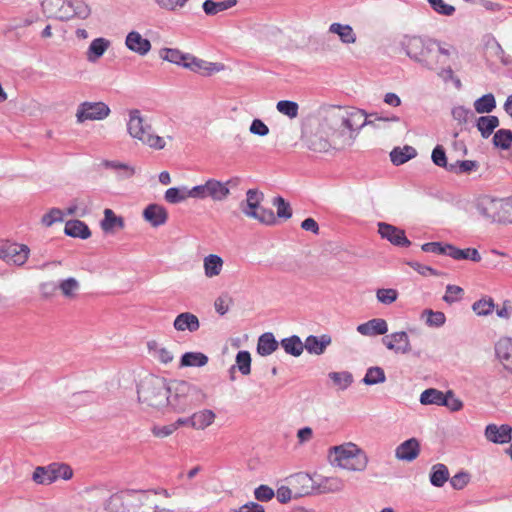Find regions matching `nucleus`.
<instances>
[{"label": "nucleus", "mask_w": 512, "mask_h": 512, "mask_svg": "<svg viewBox=\"0 0 512 512\" xmlns=\"http://www.w3.org/2000/svg\"><path fill=\"white\" fill-rule=\"evenodd\" d=\"M153 393L158 399L153 405L167 404L178 413L196 407L204 400V394L197 386L183 380L167 382L165 379H160L154 385Z\"/></svg>", "instance_id": "obj_1"}, {"label": "nucleus", "mask_w": 512, "mask_h": 512, "mask_svg": "<svg viewBox=\"0 0 512 512\" xmlns=\"http://www.w3.org/2000/svg\"><path fill=\"white\" fill-rule=\"evenodd\" d=\"M147 490L125 489L111 495L105 502L108 512H159Z\"/></svg>", "instance_id": "obj_2"}, {"label": "nucleus", "mask_w": 512, "mask_h": 512, "mask_svg": "<svg viewBox=\"0 0 512 512\" xmlns=\"http://www.w3.org/2000/svg\"><path fill=\"white\" fill-rule=\"evenodd\" d=\"M437 45L438 41L434 39L416 35H404L400 40V47L404 53L428 70H433L438 64L436 60Z\"/></svg>", "instance_id": "obj_3"}, {"label": "nucleus", "mask_w": 512, "mask_h": 512, "mask_svg": "<svg viewBox=\"0 0 512 512\" xmlns=\"http://www.w3.org/2000/svg\"><path fill=\"white\" fill-rule=\"evenodd\" d=\"M477 210L481 216L492 222L512 223V199H498L485 196L477 203Z\"/></svg>", "instance_id": "obj_4"}, {"label": "nucleus", "mask_w": 512, "mask_h": 512, "mask_svg": "<svg viewBox=\"0 0 512 512\" xmlns=\"http://www.w3.org/2000/svg\"><path fill=\"white\" fill-rule=\"evenodd\" d=\"M128 133L135 139L140 140L143 144L157 150L165 147V140L152 133V128L146 124L138 109L129 112V121L127 123Z\"/></svg>", "instance_id": "obj_5"}, {"label": "nucleus", "mask_w": 512, "mask_h": 512, "mask_svg": "<svg viewBox=\"0 0 512 512\" xmlns=\"http://www.w3.org/2000/svg\"><path fill=\"white\" fill-rule=\"evenodd\" d=\"M160 57L165 61L190 69L193 72L205 70L209 73L215 70L214 63L206 62L189 53H183L176 48L161 49Z\"/></svg>", "instance_id": "obj_6"}, {"label": "nucleus", "mask_w": 512, "mask_h": 512, "mask_svg": "<svg viewBox=\"0 0 512 512\" xmlns=\"http://www.w3.org/2000/svg\"><path fill=\"white\" fill-rule=\"evenodd\" d=\"M73 476L71 467L65 463H51L47 466L35 468L32 479L37 484L49 485L58 479L69 480Z\"/></svg>", "instance_id": "obj_7"}, {"label": "nucleus", "mask_w": 512, "mask_h": 512, "mask_svg": "<svg viewBox=\"0 0 512 512\" xmlns=\"http://www.w3.org/2000/svg\"><path fill=\"white\" fill-rule=\"evenodd\" d=\"M110 114V108L104 102L85 101L79 104L77 108V121L84 123L86 121L103 120Z\"/></svg>", "instance_id": "obj_8"}, {"label": "nucleus", "mask_w": 512, "mask_h": 512, "mask_svg": "<svg viewBox=\"0 0 512 512\" xmlns=\"http://www.w3.org/2000/svg\"><path fill=\"white\" fill-rule=\"evenodd\" d=\"M29 247L16 242H6L0 247V259L8 264L23 265L29 256Z\"/></svg>", "instance_id": "obj_9"}, {"label": "nucleus", "mask_w": 512, "mask_h": 512, "mask_svg": "<svg viewBox=\"0 0 512 512\" xmlns=\"http://www.w3.org/2000/svg\"><path fill=\"white\" fill-rule=\"evenodd\" d=\"M378 233L382 239L389 241L396 247H409L411 245V241L406 237L405 231L392 224L379 222Z\"/></svg>", "instance_id": "obj_10"}, {"label": "nucleus", "mask_w": 512, "mask_h": 512, "mask_svg": "<svg viewBox=\"0 0 512 512\" xmlns=\"http://www.w3.org/2000/svg\"><path fill=\"white\" fill-rule=\"evenodd\" d=\"M331 451L334 453V462L340 467L358 471H361L366 467V461L358 467H349L346 463L355 457L356 452H359V449L355 444L349 443L347 445L334 446L331 448Z\"/></svg>", "instance_id": "obj_11"}, {"label": "nucleus", "mask_w": 512, "mask_h": 512, "mask_svg": "<svg viewBox=\"0 0 512 512\" xmlns=\"http://www.w3.org/2000/svg\"><path fill=\"white\" fill-rule=\"evenodd\" d=\"M388 350L395 353L407 354L411 351L409 337L405 331L394 332L382 339Z\"/></svg>", "instance_id": "obj_12"}, {"label": "nucleus", "mask_w": 512, "mask_h": 512, "mask_svg": "<svg viewBox=\"0 0 512 512\" xmlns=\"http://www.w3.org/2000/svg\"><path fill=\"white\" fill-rule=\"evenodd\" d=\"M485 437L495 444L510 443L512 439V427L509 424H488L485 428Z\"/></svg>", "instance_id": "obj_13"}, {"label": "nucleus", "mask_w": 512, "mask_h": 512, "mask_svg": "<svg viewBox=\"0 0 512 512\" xmlns=\"http://www.w3.org/2000/svg\"><path fill=\"white\" fill-rule=\"evenodd\" d=\"M420 453V443L416 438H410L402 442L395 449V457L401 461L412 462Z\"/></svg>", "instance_id": "obj_14"}, {"label": "nucleus", "mask_w": 512, "mask_h": 512, "mask_svg": "<svg viewBox=\"0 0 512 512\" xmlns=\"http://www.w3.org/2000/svg\"><path fill=\"white\" fill-rule=\"evenodd\" d=\"M125 45L130 51L140 56H145L151 49L150 41L134 30L127 34Z\"/></svg>", "instance_id": "obj_15"}, {"label": "nucleus", "mask_w": 512, "mask_h": 512, "mask_svg": "<svg viewBox=\"0 0 512 512\" xmlns=\"http://www.w3.org/2000/svg\"><path fill=\"white\" fill-rule=\"evenodd\" d=\"M495 354L504 369L512 373V339L501 338L495 344Z\"/></svg>", "instance_id": "obj_16"}, {"label": "nucleus", "mask_w": 512, "mask_h": 512, "mask_svg": "<svg viewBox=\"0 0 512 512\" xmlns=\"http://www.w3.org/2000/svg\"><path fill=\"white\" fill-rule=\"evenodd\" d=\"M143 218L153 227H159L167 222L168 213L162 205L149 204L143 211Z\"/></svg>", "instance_id": "obj_17"}, {"label": "nucleus", "mask_w": 512, "mask_h": 512, "mask_svg": "<svg viewBox=\"0 0 512 512\" xmlns=\"http://www.w3.org/2000/svg\"><path fill=\"white\" fill-rule=\"evenodd\" d=\"M331 341V336L328 334L321 336L309 335L304 341V349H306L309 354L322 355L331 344Z\"/></svg>", "instance_id": "obj_18"}, {"label": "nucleus", "mask_w": 512, "mask_h": 512, "mask_svg": "<svg viewBox=\"0 0 512 512\" xmlns=\"http://www.w3.org/2000/svg\"><path fill=\"white\" fill-rule=\"evenodd\" d=\"M357 331L364 336L384 335L388 332L385 319L374 318L357 326Z\"/></svg>", "instance_id": "obj_19"}, {"label": "nucleus", "mask_w": 512, "mask_h": 512, "mask_svg": "<svg viewBox=\"0 0 512 512\" xmlns=\"http://www.w3.org/2000/svg\"><path fill=\"white\" fill-rule=\"evenodd\" d=\"M446 256L454 260H471L473 262L481 261V255L476 248L460 249L452 244H446Z\"/></svg>", "instance_id": "obj_20"}, {"label": "nucleus", "mask_w": 512, "mask_h": 512, "mask_svg": "<svg viewBox=\"0 0 512 512\" xmlns=\"http://www.w3.org/2000/svg\"><path fill=\"white\" fill-rule=\"evenodd\" d=\"M64 7H66L65 16H61L62 18L78 17L86 19L90 15V8L83 0H67L64 2Z\"/></svg>", "instance_id": "obj_21"}, {"label": "nucleus", "mask_w": 512, "mask_h": 512, "mask_svg": "<svg viewBox=\"0 0 512 512\" xmlns=\"http://www.w3.org/2000/svg\"><path fill=\"white\" fill-rule=\"evenodd\" d=\"M173 326L177 331L188 330L189 332H195L199 329L200 323L196 315L184 312L175 318Z\"/></svg>", "instance_id": "obj_22"}, {"label": "nucleus", "mask_w": 512, "mask_h": 512, "mask_svg": "<svg viewBox=\"0 0 512 512\" xmlns=\"http://www.w3.org/2000/svg\"><path fill=\"white\" fill-rule=\"evenodd\" d=\"M64 233L67 236L80 239H88L91 231L88 225L81 220H69L65 224Z\"/></svg>", "instance_id": "obj_23"}, {"label": "nucleus", "mask_w": 512, "mask_h": 512, "mask_svg": "<svg viewBox=\"0 0 512 512\" xmlns=\"http://www.w3.org/2000/svg\"><path fill=\"white\" fill-rule=\"evenodd\" d=\"M279 343L272 332H265L258 338L257 353L260 356H269L278 349Z\"/></svg>", "instance_id": "obj_24"}, {"label": "nucleus", "mask_w": 512, "mask_h": 512, "mask_svg": "<svg viewBox=\"0 0 512 512\" xmlns=\"http://www.w3.org/2000/svg\"><path fill=\"white\" fill-rule=\"evenodd\" d=\"M110 46V41L106 38H103V37H99V38H96L94 39L88 49H87V52H86V58L89 62H96L98 59H100L104 53L106 52V50L109 48Z\"/></svg>", "instance_id": "obj_25"}, {"label": "nucleus", "mask_w": 512, "mask_h": 512, "mask_svg": "<svg viewBox=\"0 0 512 512\" xmlns=\"http://www.w3.org/2000/svg\"><path fill=\"white\" fill-rule=\"evenodd\" d=\"M206 190H208V197L215 201H221L225 199L230 192L227 183H223L216 179H208L206 181Z\"/></svg>", "instance_id": "obj_26"}, {"label": "nucleus", "mask_w": 512, "mask_h": 512, "mask_svg": "<svg viewBox=\"0 0 512 512\" xmlns=\"http://www.w3.org/2000/svg\"><path fill=\"white\" fill-rule=\"evenodd\" d=\"M448 480L449 470L445 464L437 463L431 467L429 481L432 486L437 488L443 487Z\"/></svg>", "instance_id": "obj_27"}, {"label": "nucleus", "mask_w": 512, "mask_h": 512, "mask_svg": "<svg viewBox=\"0 0 512 512\" xmlns=\"http://www.w3.org/2000/svg\"><path fill=\"white\" fill-rule=\"evenodd\" d=\"M499 126V119L495 115L480 116L476 120V127L485 139L490 137L493 131Z\"/></svg>", "instance_id": "obj_28"}, {"label": "nucleus", "mask_w": 512, "mask_h": 512, "mask_svg": "<svg viewBox=\"0 0 512 512\" xmlns=\"http://www.w3.org/2000/svg\"><path fill=\"white\" fill-rule=\"evenodd\" d=\"M416 155L417 151L412 146L406 145L403 148L395 147L390 152V160L394 165L399 166L409 161L410 159H413L416 157Z\"/></svg>", "instance_id": "obj_29"}, {"label": "nucleus", "mask_w": 512, "mask_h": 512, "mask_svg": "<svg viewBox=\"0 0 512 512\" xmlns=\"http://www.w3.org/2000/svg\"><path fill=\"white\" fill-rule=\"evenodd\" d=\"M280 345L288 355L294 357H299L304 350V342H302L301 338L297 335L283 338L280 341Z\"/></svg>", "instance_id": "obj_30"}, {"label": "nucleus", "mask_w": 512, "mask_h": 512, "mask_svg": "<svg viewBox=\"0 0 512 512\" xmlns=\"http://www.w3.org/2000/svg\"><path fill=\"white\" fill-rule=\"evenodd\" d=\"M329 32L337 34L340 40L345 44H352L356 41V34L353 28L348 24L334 22L330 25Z\"/></svg>", "instance_id": "obj_31"}, {"label": "nucleus", "mask_w": 512, "mask_h": 512, "mask_svg": "<svg viewBox=\"0 0 512 512\" xmlns=\"http://www.w3.org/2000/svg\"><path fill=\"white\" fill-rule=\"evenodd\" d=\"M215 413L210 409H204L191 415L192 428L203 430L215 420Z\"/></svg>", "instance_id": "obj_32"}, {"label": "nucleus", "mask_w": 512, "mask_h": 512, "mask_svg": "<svg viewBox=\"0 0 512 512\" xmlns=\"http://www.w3.org/2000/svg\"><path fill=\"white\" fill-rule=\"evenodd\" d=\"M223 259L216 254H209L204 258V272L205 276L212 278L218 276L223 267Z\"/></svg>", "instance_id": "obj_33"}, {"label": "nucleus", "mask_w": 512, "mask_h": 512, "mask_svg": "<svg viewBox=\"0 0 512 512\" xmlns=\"http://www.w3.org/2000/svg\"><path fill=\"white\" fill-rule=\"evenodd\" d=\"M445 392L435 388L424 390L420 395V403L423 405H438L443 406L446 404Z\"/></svg>", "instance_id": "obj_34"}, {"label": "nucleus", "mask_w": 512, "mask_h": 512, "mask_svg": "<svg viewBox=\"0 0 512 512\" xmlns=\"http://www.w3.org/2000/svg\"><path fill=\"white\" fill-rule=\"evenodd\" d=\"M237 3L236 0H223L215 2L213 0H205L202 8L207 15H216L219 12L232 8Z\"/></svg>", "instance_id": "obj_35"}, {"label": "nucleus", "mask_w": 512, "mask_h": 512, "mask_svg": "<svg viewBox=\"0 0 512 512\" xmlns=\"http://www.w3.org/2000/svg\"><path fill=\"white\" fill-rule=\"evenodd\" d=\"M208 363V357L201 352H186L181 356L180 366L202 367Z\"/></svg>", "instance_id": "obj_36"}, {"label": "nucleus", "mask_w": 512, "mask_h": 512, "mask_svg": "<svg viewBox=\"0 0 512 512\" xmlns=\"http://www.w3.org/2000/svg\"><path fill=\"white\" fill-rule=\"evenodd\" d=\"M496 108V100L492 93H487L476 99L474 109L477 113H490Z\"/></svg>", "instance_id": "obj_37"}, {"label": "nucleus", "mask_w": 512, "mask_h": 512, "mask_svg": "<svg viewBox=\"0 0 512 512\" xmlns=\"http://www.w3.org/2000/svg\"><path fill=\"white\" fill-rule=\"evenodd\" d=\"M386 381V376L383 368L379 366L369 367L366 371L362 382L365 385L372 386Z\"/></svg>", "instance_id": "obj_38"}, {"label": "nucleus", "mask_w": 512, "mask_h": 512, "mask_svg": "<svg viewBox=\"0 0 512 512\" xmlns=\"http://www.w3.org/2000/svg\"><path fill=\"white\" fill-rule=\"evenodd\" d=\"M432 162L447 171H456V164H448L445 149L441 145H436L431 154Z\"/></svg>", "instance_id": "obj_39"}, {"label": "nucleus", "mask_w": 512, "mask_h": 512, "mask_svg": "<svg viewBox=\"0 0 512 512\" xmlns=\"http://www.w3.org/2000/svg\"><path fill=\"white\" fill-rule=\"evenodd\" d=\"M101 225L104 231H111L115 227L123 228L124 220L122 217L116 216L111 209H105Z\"/></svg>", "instance_id": "obj_40"}, {"label": "nucleus", "mask_w": 512, "mask_h": 512, "mask_svg": "<svg viewBox=\"0 0 512 512\" xmlns=\"http://www.w3.org/2000/svg\"><path fill=\"white\" fill-rule=\"evenodd\" d=\"M493 145L502 150H507L512 144V131L508 129H499L493 136Z\"/></svg>", "instance_id": "obj_41"}, {"label": "nucleus", "mask_w": 512, "mask_h": 512, "mask_svg": "<svg viewBox=\"0 0 512 512\" xmlns=\"http://www.w3.org/2000/svg\"><path fill=\"white\" fill-rule=\"evenodd\" d=\"M400 118L391 113L384 112H373L366 115L365 120L359 125V128L365 125H374L375 121H384V122H398Z\"/></svg>", "instance_id": "obj_42"}, {"label": "nucleus", "mask_w": 512, "mask_h": 512, "mask_svg": "<svg viewBox=\"0 0 512 512\" xmlns=\"http://www.w3.org/2000/svg\"><path fill=\"white\" fill-rule=\"evenodd\" d=\"M494 307V300L491 297H483L473 303L472 310L478 316H487L493 312Z\"/></svg>", "instance_id": "obj_43"}, {"label": "nucleus", "mask_w": 512, "mask_h": 512, "mask_svg": "<svg viewBox=\"0 0 512 512\" xmlns=\"http://www.w3.org/2000/svg\"><path fill=\"white\" fill-rule=\"evenodd\" d=\"M328 377L341 390H346L353 382V376L348 371L330 372Z\"/></svg>", "instance_id": "obj_44"}, {"label": "nucleus", "mask_w": 512, "mask_h": 512, "mask_svg": "<svg viewBox=\"0 0 512 512\" xmlns=\"http://www.w3.org/2000/svg\"><path fill=\"white\" fill-rule=\"evenodd\" d=\"M276 108L281 114L293 119L298 116L299 105L295 101L280 100L277 102Z\"/></svg>", "instance_id": "obj_45"}, {"label": "nucleus", "mask_w": 512, "mask_h": 512, "mask_svg": "<svg viewBox=\"0 0 512 512\" xmlns=\"http://www.w3.org/2000/svg\"><path fill=\"white\" fill-rule=\"evenodd\" d=\"M272 204L277 208V216L279 218L289 219L292 217L291 206L282 196L274 197Z\"/></svg>", "instance_id": "obj_46"}, {"label": "nucleus", "mask_w": 512, "mask_h": 512, "mask_svg": "<svg viewBox=\"0 0 512 512\" xmlns=\"http://www.w3.org/2000/svg\"><path fill=\"white\" fill-rule=\"evenodd\" d=\"M188 197L186 188L171 187L166 190L164 198L168 203L177 204Z\"/></svg>", "instance_id": "obj_47"}, {"label": "nucleus", "mask_w": 512, "mask_h": 512, "mask_svg": "<svg viewBox=\"0 0 512 512\" xmlns=\"http://www.w3.org/2000/svg\"><path fill=\"white\" fill-rule=\"evenodd\" d=\"M236 364L242 375H248L251 372V355L246 350H241L236 355Z\"/></svg>", "instance_id": "obj_48"}, {"label": "nucleus", "mask_w": 512, "mask_h": 512, "mask_svg": "<svg viewBox=\"0 0 512 512\" xmlns=\"http://www.w3.org/2000/svg\"><path fill=\"white\" fill-rule=\"evenodd\" d=\"M423 315H427L426 324L430 327H441L446 322V316L441 311L425 309Z\"/></svg>", "instance_id": "obj_49"}, {"label": "nucleus", "mask_w": 512, "mask_h": 512, "mask_svg": "<svg viewBox=\"0 0 512 512\" xmlns=\"http://www.w3.org/2000/svg\"><path fill=\"white\" fill-rule=\"evenodd\" d=\"M377 300L385 305L395 302L398 298V291L393 288H381L376 292Z\"/></svg>", "instance_id": "obj_50"}, {"label": "nucleus", "mask_w": 512, "mask_h": 512, "mask_svg": "<svg viewBox=\"0 0 512 512\" xmlns=\"http://www.w3.org/2000/svg\"><path fill=\"white\" fill-rule=\"evenodd\" d=\"M470 480V474L467 471L461 470L450 479V485L455 490H462L469 484Z\"/></svg>", "instance_id": "obj_51"}, {"label": "nucleus", "mask_w": 512, "mask_h": 512, "mask_svg": "<svg viewBox=\"0 0 512 512\" xmlns=\"http://www.w3.org/2000/svg\"><path fill=\"white\" fill-rule=\"evenodd\" d=\"M64 213L59 208H52L42 216L41 222L43 225L49 227L56 222H62Z\"/></svg>", "instance_id": "obj_52"}, {"label": "nucleus", "mask_w": 512, "mask_h": 512, "mask_svg": "<svg viewBox=\"0 0 512 512\" xmlns=\"http://www.w3.org/2000/svg\"><path fill=\"white\" fill-rule=\"evenodd\" d=\"M463 294V289L459 286L449 284L446 286V293L443 296V301L452 304L461 300V296Z\"/></svg>", "instance_id": "obj_53"}, {"label": "nucleus", "mask_w": 512, "mask_h": 512, "mask_svg": "<svg viewBox=\"0 0 512 512\" xmlns=\"http://www.w3.org/2000/svg\"><path fill=\"white\" fill-rule=\"evenodd\" d=\"M431 8L444 16H451L455 12V7L445 3L443 0H427Z\"/></svg>", "instance_id": "obj_54"}, {"label": "nucleus", "mask_w": 512, "mask_h": 512, "mask_svg": "<svg viewBox=\"0 0 512 512\" xmlns=\"http://www.w3.org/2000/svg\"><path fill=\"white\" fill-rule=\"evenodd\" d=\"M406 264L422 276H439L440 273L431 266L422 264L418 261H407Z\"/></svg>", "instance_id": "obj_55"}, {"label": "nucleus", "mask_w": 512, "mask_h": 512, "mask_svg": "<svg viewBox=\"0 0 512 512\" xmlns=\"http://www.w3.org/2000/svg\"><path fill=\"white\" fill-rule=\"evenodd\" d=\"M254 496L258 501L267 502L275 496L274 490L268 485H260L254 490Z\"/></svg>", "instance_id": "obj_56"}, {"label": "nucleus", "mask_w": 512, "mask_h": 512, "mask_svg": "<svg viewBox=\"0 0 512 512\" xmlns=\"http://www.w3.org/2000/svg\"><path fill=\"white\" fill-rule=\"evenodd\" d=\"M78 282L75 278L69 277L61 281L59 287L62 293L67 297H72L74 295V291L78 289Z\"/></svg>", "instance_id": "obj_57"}, {"label": "nucleus", "mask_w": 512, "mask_h": 512, "mask_svg": "<svg viewBox=\"0 0 512 512\" xmlns=\"http://www.w3.org/2000/svg\"><path fill=\"white\" fill-rule=\"evenodd\" d=\"M446 397V404H443V406L450 409L452 412H457L462 409L463 403L462 401L455 397V394L452 390H448L445 392Z\"/></svg>", "instance_id": "obj_58"}, {"label": "nucleus", "mask_w": 512, "mask_h": 512, "mask_svg": "<svg viewBox=\"0 0 512 512\" xmlns=\"http://www.w3.org/2000/svg\"><path fill=\"white\" fill-rule=\"evenodd\" d=\"M260 223L265 225H273L276 223V217L272 209L260 207L258 217H255Z\"/></svg>", "instance_id": "obj_59"}, {"label": "nucleus", "mask_w": 512, "mask_h": 512, "mask_svg": "<svg viewBox=\"0 0 512 512\" xmlns=\"http://www.w3.org/2000/svg\"><path fill=\"white\" fill-rule=\"evenodd\" d=\"M472 115V111L464 106H457L452 109V116L459 123H467Z\"/></svg>", "instance_id": "obj_60"}, {"label": "nucleus", "mask_w": 512, "mask_h": 512, "mask_svg": "<svg viewBox=\"0 0 512 512\" xmlns=\"http://www.w3.org/2000/svg\"><path fill=\"white\" fill-rule=\"evenodd\" d=\"M421 249L426 253H434L439 255H446V244L442 242H426L421 246Z\"/></svg>", "instance_id": "obj_61"}, {"label": "nucleus", "mask_w": 512, "mask_h": 512, "mask_svg": "<svg viewBox=\"0 0 512 512\" xmlns=\"http://www.w3.org/2000/svg\"><path fill=\"white\" fill-rule=\"evenodd\" d=\"M455 173H469L475 171L478 168V162L475 160H457Z\"/></svg>", "instance_id": "obj_62"}, {"label": "nucleus", "mask_w": 512, "mask_h": 512, "mask_svg": "<svg viewBox=\"0 0 512 512\" xmlns=\"http://www.w3.org/2000/svg\"><path fill=\"white\" fill-rule=\"evenodd\" d=\"M177 430V425H174V423L163 425V426H153L151 431L152 434L159 438H165L169 435H171L174 431Z\"/></svg>", "instance_id": "obj_63"}, {"label": "nucleus", "mask_w": 512, "mask_h": 512, "mask_svg": "<svg viewBox=\"0 0 512 512\" xmlns=\"http://www.w3.org/2000/svg\"><path fill=\"white\" fill-rule=\"evenodd\" d=\"M231 512H265L263 505L257 502H248L237 509H232Z\"/></svg>", "instance_id": "obj_64"}]
</instances>
